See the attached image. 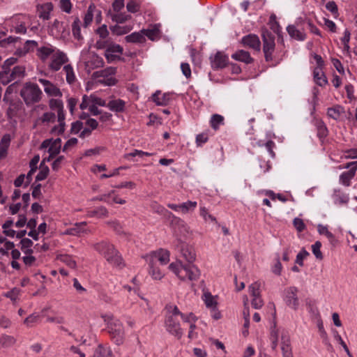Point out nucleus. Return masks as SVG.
Here are the masks:
<instances>
[{"label":"nucleus","instance_id":"f257e3e1","mask_svg":"<svg viewBox=\"0 0 357 357\" xmlns=\"http://www.w3.org/2000/svg\"><path fill=\"white\" fill-rule=\"evenodd\" d=\"M94 248L97 252L103 255L111 265L120 268L124 266L121 256L112 244L107 241H101L95 244Z\"/></svg>","mask_w":357,"mask_h":357},{"label":"nucleus","instance_id":"f03ea898","mask_svg":"<svg viewBox=\"0 0 357 357\" xmlns=\"http://www.w3.org/2000/svg\"><path fill=\"white\" fill-rule=\"evenodd\" d=\"M169 268L174 272L181 280L186 279L194 281L199 278L200 271L194 265H184L179 261L176 263H172Z\"/></svg>","mask_w":357,"mask_h":357},{"label":"nucleus","instance_id":"7ed1b4c3","mask_svg":"<svg viewBox=\"0 0 357 357\" xmlns=\"http://www.w3.org/2000/svg\"><path fill=\"white\" fill-rule=\"evenodd\" d=\"M20 96L26 105L29 107L41 100L43 92L36 84L28 82L22 88Z\"/></svg>","mask_w":357,"mask_h":357},{"label":"nucleus","instance_id":"20e7f679","mask_svg":"<svg viewBox=\"0 0 357 357\" xmlns=\"http://www.w3.org/2000/svg\"><path fill=\"white\" fill-rule=\"evenodd\" d=\"M105 321H107L108 332L115 343L118 345L123 343L124 338V328L122 323L108 316L103 317Z\"/></svg>","mask_w":357,"mask_h":357},{"label":"nucleus","instance_id":"39448f33","mask_svg":"<svg viewBox=\"0 0 357 357\" xmlns=\"http://www.w3.org/2000/svg\"><path fill=\"white\" fill-rule=\"evenodd\" d=\"M116 73V68L110 66L103 70L94 72L92 75V77L94 79L102 78L98 80L99 83L106 86H114L116 84L117 80L112 75H115Z\"/></svg>","mask_w":357,"mask_h":357},{"label":"nucleus","instance_id":"423d86ee","mask_svg":"<svg viewBox=\"0 0 357 357\" xmlns=\"http://www.w3.org/2000/svg\"><path fill=\"white\" fill-rule=\"evenodd\" d=\"M263 52L267 62L273 61V54L275 51V36L268 30L263 31Z\"/></svg>","mask_w":357,"mask_h":357},{"label":"nucleus","instance_id":"0eeeda50","mask_svg":"<svg viewBox=\"0 0 357 357\" xmlns=\"http://www.w3.org/2000/svg\"><path fill=\"white\" fill-rule=\"evenodd\" d=\"M175 249L177 250L181 256L185 259L189 264H192L196 259V253L195 248L183 241L180 239H176L174 243Z\"/></svg>","mask_w":357,"mask_h":357},{"label":"nucleus","instance_id":"6e6552de","mask_svg":"<svg viewBox=\"0 0 357 357\" xmlns=\"http://www.w3.org/2000/svg\"><path fill=\"white\" fill-rule=\"evenodd\" d=\"M165 326L166 331L177 339H181L183 335V331L181 327L177 318L172 317H165Z\"/></svg>","mask_w":357,"mask_h":357},{"label":"nucleus","instance_id":"1a4fd4ad","mask_svg":"<svg viewBox=\"0 0 357 357\" xmlns=\"http://www.w3.org/2000/svg\"><path fill=\"white\" fill-rule=\"evenodd\" d=\"M298 289L296 287H289L284 289V301L287 305L294 310H297L299 305V299L297 294Z\"/></svg>","mask_w":357,"mask_h":357},{"label":"nucleus","instance_id":"9d476101","mask_svg":"<svg viewBox=\"0 0 357 357\" xmlns=\"http://www.w3.org/2000/svg\"><path fill=\"white\" fill-rule=\"evenodd\" d=\"M68 61V59L66 54L58 50L52 56L49 68L52 71H58L61 69V66Z\"/></svg>","mask_w":357,"mask_h":357},{"label":"nucleus","instance_id":"9b49d317","mask_svg":"<svg viewBox=\"0 0 357 357\" xmlns=\"http://www.w3.org/2000/svg\"><path fill=\"white\" fill-rule=\"evenodd\" d=\"M260 284L254 282L249 286V291L252 297L251 305L255 309H259L264 305V301L260 294Z\"/></svg>","mask_w":357,"mask_h":357},{"label":"nucleus","instance_id":"f8f14e48","mask_svg":"<svg viewBox=\"0 0 357 357\" xmlns=\"http://www.w3.org/2000/svg\"><path fill=\"white\" fill-rule=\"evenodd\" d=\"M123 51V47L120 45L110 44L105 50V56L108 63H112L116 59L123 60V58L114 54L115 53L122 54Z\"/></svg>","mask_w":357,"mask_h":357},{"label":"nucleus","instance_id":"ddd939ff","mask_svg":"<svg viewBox=\"0 0 357 357\" xmlns=\"http://www.w3.org/2000/svg\"><path fill=\"white\" fill-rule=\"evenodd\" d=\"M25 75V68L22 66H15L8 75H5L3 79H1V82L5 85L15 79H20Z\"/></svg>","mask_w":357,"mask_h":357},{"label":"nucleus","instance_id":"4468645a","mask_svg":"<svg viewBox=\"0 0 357 357\" xmlns=\"http://www.w3.org/2000/svg\"><path fill=\"white\" fill-rule=\"evenodd\" d=\"M241 43L245 47H248L255 50L259 51L261 43L259 37L255 34H248L243 37Z\"/></svg>","mask_w":357,"mask_h":357},{"label":"nucleus","instance_id":"2eb2a0df","mask_svg":"<svg viewBox=\"0 0 357 357\" xmlns=\"http://www.w3.org/2000/svg\"><path fill=\"white\" fill-rule=\"evenodd\" d=\"M281 350L282 357H294L291 347V341L287 333H282L281 336Z\"/></svg>","mask_w":357,"mask_h":357},{"label":"nucleus","instance_id":"dca6fc26","mask_svg":"<svg viewBox=\"0 0 357 357\" xmlns=\"http://www.w3.org/2000/svg\"><path fill=\"white\" fill-rule=\"evenodd\" d=\"M211 59V66L214 69L223 68L228 63V56L220 52H218Z\"/></svg>","mask_w":357,"mask_h":357},{"label":"nucleus","instance_id":"f3484780","mask_svg":"<svg viewBox=\"0 0 357 357\" xmlns=\"http://www.w3.org/2000/svg\"><path fill=\"white\" fill-rule=\"evenodd\" d=\"M57 112V120L59 122V124L57 126H54L52 130V133H57L58 135H62L65 131V127H66V123H65V119L66 115L64 113V110H60L56 112Z\"/></svg>","mask_w":357,"mask_h":357},{"label":"nucleus","instance_id":"a211bd4d","mask_svg":"<svg viewBox=\"0 0 357 357\" xmlns=\"http://www.w3.org/2000/svg\"><path fill=\"white\" fill-rule=\"evenodd\" d=\"M171 100V95L169 93L162 94L160 91H156L152 95V100L157 105L160 106H165L169 104Z\"/></svg>","mask_w":357,"mask_h":357},{"label":"nucleus","instance_id":"6ab92c4d","mask_svg":"<svg viewBox=\"0 0 357 357\" xmlns=\"http://www.w3.org/2000/svg\"><path fill=\"white\" fill-rule=\"evenodd\" d=\"M313 77L314 82L321 87L325 86L328 84L327 77L323 70L320 68H314Z\"/></svg>","mask_w":357,"mask_h":357},{"label":"nucleus","instance_id":"aec40b11","mask_svg":"<svg viewBox=\"0 0 357 357\" xmlns=\"http://www.w3.org/2000/svg\"><path fill=\"white\" fill-rule=\"evenodd\" d=\"M231 58L236 61L243 62L249 64L253 62L254 59L250 56L248 52L240 50L236 51L231 55Z\"/></svg>","mask_w":357,"mask_h":357},{"label":"nucleus","instance_id":"412c9836","mask_svg":"<svg viewBox=\"0 0 357 357\" xmlns=\"http://www.w3.org/2000/svg\"><path fill=\"white\" fill-rule=\"evenodd\" d=\"M107 107L112 112L121 113L125 111L126 102L119 98L112 100L107 103Z\"/></svg>","mask_w":357,"mask_h":357},{"label":"nucleus","instance_id":"4be33fe9","mask_svg":"<svg viewBox=\"0 0 357 357\" xmlns=\"http://www.w3.org/2000/svg\"><path fill=\"white\" fill-rule=\"evenodd\" d=\"M107 16L109 17L112 20L118 24L124 23L132 18V16L126 13H113L111 10L107 13Z\"/></svg>","mask_w":357,"mask_h":357},{"label":"nucleus","instance_id":"5701e85b","mask_svg":"<svg viewBox=\"0 0 357 357\" xmlns=\"http://www.w3.org/2000/svg\"><path fill=\"white\" fill-rule=\"evenodd\" d=\"M17 84V82H14L13 84L9 85L5 92L3 96V102L8 103L10 107L8 109V112H10L12 110V107L15 105L13 100L12 99V94L15 91L16 85Z\"/></svg>","mask_w":357,"mask_h":357},{"label":"nucleus","instance_id":"b1692460","mask_svg":"<svg viewBox=\"0 0 357 357\" xmlns=\"http://www.w3.org/2000/svg\"><path fill=\"white\" fill-rule=\"evenodd\" d=\"M86 222H81L75 223L73 227L68 228L65 231L66 234L72 235V236H79L82 233H84L86 231Z\"/></svg>","mask_w":357,"mask_h":357},{"label":"nucleus","instance_id":"393cba45","mask_svg":"<svg viewBox=\"0 0 357 357\" xmlns=\"http://www.w3.org/2000/svg\"><path fill=\"white\" fill-rule=\"evenodd\" d=\"M55 48L52 45L43 46L37 50V56L43 61H45L50 55L55 53Z\"/></svg>","mask_w":357,"mask_h":357},{"label":"nucleus","instance_id":"a878e982","mask_svg":"<svg viewBox=\"0 0 357 357\" xmlns=\"http://www.w3.org/2000/svg\"><path fill=\"white\" fill-rule=\"evenodd\" d=\"M344 113V109L340 105H336L332 107L328 108L327 109V115L335 121L340 120L342 114Z\"/></svg>","mask_w":357,"mask_h":357},{"label":"nucleus","instance_id":"bb28decb","mask_svg":"<svg viewBox=\"0 0 357 357\" xmlns=\"http://www.w3.org/2000/svg\"><path fill=\"white\" fill-rule=\"evenodd\" d=\"M53 10V4L50 2L45 3L40 6H38V11L39 12V17L45 20H49L50 13Z\"/></svg>","mask_w":357,"mask_h":357},{"label":"nucleus","instance_id":"cd10ccee","mask_svg":"<svg viewBox=\"0 0 357 357\" xmlns=\"http://www.w3.org/2000/svg\"><path fill=\"white\" fill-rule=\"evenodd\" d=\"M287 31L289 33V35L294 39H296L298 40H304L305 39L306 35L305 32L301 31L296 29V27L294 25H289L287 27Z\"/></svg>","mask_w":357,"mask_h":357},{"label":"nucleus","instance_id":"c85d7f7f","mask_svg":"<svg viewBox=\"0 0 357 357\" xmlns=\"http://www.w3.org/2000/svg\"><path fill=\"white\" fill-rule=\"evenodd\" d=\"M10 142V138L9 135H5L1 138L0 141V160L6 157Z\"/></svg>","mask_w":357,"mask_h":357},{"label":"nucleus","instance_id":"c756f323","mask_svg":"<svg viewBox=\"0 0 357 357\" xmlns=\"http://www.w3.org/2000/svg\"><path fill=\"white\" fill-rule=\"evenodd\" d=\"M17 59L15 57H10L4 61L2 66V70L0 72V79H3L5 75H8L10 71V67L13 66Z\"/></svg>","mask_w":357,"mask_h":357},{"label":"nucleus","instance_id":"7c9ffc66","mask_svg":"<svg viewBox=\"0 0 357 357\" xmlns=\"http://www.w3.org/2000/svg\"><path fill=\"white\" fill-rule=\"evenodd\" d=\"M81 21L78 17H75L72 24V32L74 38L77 40H82L83 36L81 34Z\"/></svg>","mask_w":357,"mask_h":357},{"label":"nucleus","instance_id":"2f4dec72","mask_svg":"<svg viewBox=\"0 0 357 357\" xmlns=\"http://www.w3.org/2000/svg\"><path fill=\"white\" fill-rule=\"evenodd\" d=\"M16 343V339L11 335L3 334L0 336V348L11 347Z\"/></svg>","mask_w":357,"mask_h":357},{"label":"nucleus","instance_id":"473e14b6","mask_svg":"<svg viewBox=\"0 0 357 357\" xmlns=\"http://www.w3.org/2000/svg\"><path fill=\"white\" fill-rule=\"evenodd\" d=\"M125 39L126 42L131 43H142L145 41V38L142 31L140 32H133L131 34L126 36Z\"/></svg>","mask_w":357,"mask_h":357},{"label":"nucleus","instance_id":"72a5a7b5","mask_svg":"<svg viewBox=\"0 0 357 357\" xmlns=\"http://www.w3.org/2000/svg\"><path fill=\"white\" fill-rule=\"evenodd\" d=\"M316 127L317 130V137L322 140L328 135V130L326 124L321 120L316 121Z\"/></svg>","mask_w":357,"mask_h":357},{"label":"nucleus","instance_id":"f704fd0d","mask_svg":"<svg viewBox=\"0 0 357 357\" xmlns=\"http://www.w3.org/2000/svg\"><path fill=\"white\" fill-rule=\"evenodd\" d=\"M89 66L92 69L101 68L104 66V61L102 57L96 54L91 56L90 60L88 62Z\"/></svg>","mask_w":357,"mask_h":357},{"label":"nucleus","instance_id":"c9c22d12","mask_svg":"<svg viewBox=\"0 0 357 357\" xmlns=\"http://www.w3.org/2000/svg\"><path fill=\"white\" fill-rule=\"evenodd\" d=\"M334 203L338 205L347 204L349 201L347 195L342 193L340 190H335L333 195Z\"/></svg>","mask_w":357,"mask_h":357},{"label":"nucleus","instance_id":"e433bc0d","mask_svg":"<svg viewBox=\"0 0 357 357\" xmlns=\"http://www.w3.org/2000/svg\"><path fill=\"white\" fill-rule=\"evenodd\" d=\"M159 25L155 24L152 29H142V32L144 36H146L149 39L154 40L156 38L159 37L160 30Z\"/></svg>","mask_w":357,"mask_h":357},{"label":"nucleus","instance_id":"4c0bfd02","mask_svg":"<svg viewBox=\"0 0 357 357\" xmlns=\"http://www.w3.org/2000/svg\"><path fill=\"white\" fill-rule=\"evenodd\" d=\"M112 353L109 348L98 345L95 349L93 357H112Z\"/></svg>","mask_w":357,"mask_h":357},{"label":"nucleus","instance_id":"58836bf2","mask_svg":"<svg viewBox=\"0 0 357 357\" xmlns=\"http://www.w3.org/2000/svg\"><path fill=\"white\" fill-rule=\"evenodd\" d=\"M155 256L161 264H167L169 261V252L167 250L160 249L155 252Z\"/></svg>","mask_w":357,"mask_h":357},{"label":"nucleus","instance_id":"ea45409f","mask_svg":"<svg viewBox=\"0 0 357 357\" xmlns=\"http://www.w3.org/2000/svg\"><path fill=\"white\" fill-rule=\"evenodd\" d=\"M203 299L207 307H211L212 310L217 308V302L210 292H204Z\"/></svg>","mask_w":357,"mask_h":357},{"label":"nucleus","instance_id":"a19ab883","mask_svg":"<svg viewBox=\"0 0 357 357\" xmlns=\"http://www.w3.org/2000/svg\"><path fill=\"white\" fill-rule=\"evenodd\" d=\"M224 123V117L220 114H215L212 115L211 120H210V124L211 128L217 130L219 129V127L220 125Z\"/></svg>","mask_w":357,"mask_h":357},{"label":"nucleus","instance_id":"79ce46f5","mask_svg":"<svg viewBox=\"0 0 357 357\" xmlns=\"http://www.w3.org/2000/svg\"><path fill=\"white\" fill-rule=\"evenodd\" d=\"M61 149V139L60 138L52 139L51 145L48 149V152H52L53 155H57L60 153Z\"/></svg>","mask_w":357,"mask_h":357},{"label":"nucleus","instance_id":"37998d69","mask_svg":"<svg viewBox=\"0 0 357 357\" xmlns=\"http://www.w3.org/2000/svg\"><path fill=\"white\" fill-rule=\"evenodd\" d=\"M44 91L49 96H54V97H61L62 96V93L60 91V89L58 87H56L52 82L50 84L48 85V86H47L44 89Z\"/></svg>","mask_w":357,"mask_h":357},{"label":"nucleus","instance_id":"c03bdc74","mask_svg":"<svg viewBox=\"0 0 357 357\" xmlns=\"http://www.w3.org/2000/svg\"><path fill=\"white\" fill-rule=\"evenodd\" d=\"M165 309L167 310V314L165 317L177 318V316H180L181 317V314H183L176 305L169 304L166 305Z\"/></svg>","mask_w":357,"mask_h":357},{"label":"nucleus","instance_id":"a18cd8bd","mask_svg":"<svg viewBox=\"0 0 357 357\" xmlns=\"http://www.w3.org/2000/svg\"><path fill=\"white\" fill-rule=\"evenodd\" d=\"M354 176L355 175L352 172H344L340 175V181L342 185L345 186H349L351 184L350 181Z\"/></svg>","mask_w":357,"mask_h":357},{"label":"nucleus","instance_id":"49530a36","mask_svg":"<svg viewBox=\"0 0 357 357\" xmlns=\"http://www.w3.org/2000/svg\"><path fill=\"white\" fill-rule=\"evenodd\" d=\"M197 202L188 201L186 202H183L181 204V211L183 213H187L190 211H192L197 207Z\"/></svg>","mask_w":357,"mask_h":357},{"label":"nucleus","instance_id":"de8ad7c7","mask_svg":"<svg viewBox=\"0 0 357 357\" xmlns=\"http://www.w3.org/2000/svg\"><path fill=\"white\" fill-rule=\"evenodd\" d=\"M63 70L66 73L67 82L68 84L73 83L75 80V76L72 66L70 64L64 66Z\"/></svg>","mask_w":357,"mask_h":357},{"label":"nucleus","instance_id":"09e8293b","mask_svg":"<svg viewBox=\"0 0 357 357\" xmlns=\"http://www.w3.org/2000/svg\"><path fill=\"white\" fill-rule=\"evenodd\" d=\"M49 167L45 165H40V171L36 176V181H40L45 180L49 174Z\"/></svg>","mask_w":357,"mask_h":357},{"label":"nucleus","instance_id":"8fccbe9b","mask_svg":"<svg viewBox=\"0 0 357 357\" xmlns=\"http://www.w3.org/2000/svg\"><path fill=\"white\" fill-rule=\"evenodd\" d=\"M259 146H265L267 151L270 154L271 157L274 158L275 156V153L273 151V148L275 147V143L272 140H268L265 143H263L261 141L257 142Z\"/></svg>","mask_w":357,"mask_h":357},{"label":"nucleus","instance_id":"3c124183","mask_svg":"<svg viewBox=\"0 0 357 357\" xmlns=\"http://www.w3.org/2000/svg\"><path fill=\"white\" fill-rule=\"evenodd\" d=\"M63 29V22H59L58 20H55L50 27V32L52 35H59Z\"/></svg>","mask_w":357,"mask_h":357},{"label":"nucleus","instance_id":"603ef678","mask_svg":"<svg viewBox=\"0 0 357 357\" xmlns=\"http://www.w3.org/2000/svg\"><path fill=\"white\" fill-rule=\"evenodd\" d=\"M55 120L56 115L53 112H45L38 119V121H41L43 123H54Z\"/></svg>","mask_w":357,"mask_h":357},{"label":"nucleus","instance_id":"864d4df0","mask_svg":"<svg viewBox=\"0 0 357 357\" xmlns=\"http://www.w3.org/2000/svg\"><path fill=\"white\" fill-rule=\"evenodd\" d=\"M321 243L319 241H316L312 245V251L317 259L321 260L323 259V255L321 252Z\"/></svg>","mask_w":357,"mask_h":357},{"label":"nucleus","instance_id":"5fc2aeb1","mask_svg":"<svg viewBox=\"0 0 357 357\" xmlns=\"http://www.w3.org/2000/svg\"><path fill=\"white\" fill-rule=\"evenodd\" d=\"M60 260L65 263L68 266L71 268H75L77 266L76 261L73 259V257L68 255H61L60 257Z\"/></svg>","mask_w":357,"mask_h":357},{"label":"nucleus","instance_id":"6e6d98bb","mask_svg":"<svg viewBox=\"0 0 357 357\" xmlns=\"http://www.w3.org/2000/svg\"><path fill=\"white\" fill-rule=\"evenodd\" d=\"M126 9L129 13H135L140 9V4L135 0H130L126 5Z\"/></svg>","mask_w":357,"mask_h":357},{"label":"nucleus","instance_id":"4d7b16f0","mask_svg":"<svg viewBox=\"0 0 357 357\" xmlns=\"http://www.w3.org/2000/svg\"><path fill=\"white\" fill-rule=\"evenodd\" d=\"M110 30L113 33L116 35H123L130 31V28L128 26H121L119 25H114L110 27Z\"/></svg>","mask_w":357,"mask_h":357},{"label":"nucleus","instance_id":"13d9d810","mask_svg":"<svg viewBox=\"0 0 357 357\" xmlns=\"http://www.w3.org/2000/svg\"><path fill=\"white\" fill-rule=\"evenodd\" d=\"M309 255V252L305 248H302V250L296 255L295 261L296 264L301 266H303V259L306 258Z\"/></svg>","mask_w":357,"mask_h":357},{"label":"nucleus","instance_id":"bf43d9fd","mask_svg":"<svg viewBox=\"0 0 357 357\" xmlns=\"http://www.w3.org/2000/svg\"><path fill=\"white\" fill-rule=\"evenodd\" d=\"M50 107L52 109H54L56 112L63 109V104L62 100L52 99L50 101Z\"/></svg>","mask_w":357,"mask_h":357},{"label":"nucleus","instance_id":"052dcab7","mask_svg":"<svg viewBox=\"0 0 357 357\" xmlns=\"http://www.w3.org/2000/svg\"><path fill=\"white\" fill-rule=\"evenodd\" d=\"M150 274L151 275L152 278L155 280H160L163 277V274L160 271V270L156 267H155L153 265H150Z\"/></svg>","mask_w":357,"mask_h":357},{"label":"nucleus","instance_id":"680f3d73","mask_svg":"<svg viewBox=\"0 0 357 357\" xmlns=\"http://www.w3.org/2000/svg\"><path fill=\"white\" fill-rule=\"evenodd\" d=\"M293 225L298 232L304 231L306 227L303 220L298 218H295L294 219Z\"/></svg>","mask_w":357,"mask_h":357},{"label":"nucleus","instance_id":"e2e57ef3","mask_svg":"<svg viewBox=\"0 0 357 357\" xmlns=\"http://www.w3.org/2000/svg\"><path fill=\"white\" fill-rule=\"evenodd\" d=\"M326 8L330 11L335 17L338 15V8L336 3L333 1L326 4Z\"/></svg>","mask_w":357,"mask_h":357},{"label":"nucleus","instance_id":"0e129e2a","mask_svg":"<svg viewBox=\"0 0 357 357\" xmlns=\"http://www.w3.org/2000/svg\"><path fill=\"white\" fill-rule=\"evenodd\" d=\"M91 95L88 96L87 95H84L82 96V100L81 104L79 105V108L82 110H84L86 108H89V106L91 105Z\"/></svg>","mask_w":357,"mask_h":357},{"label":"nucleus","instance_id":"69168bd1","mask_svg":"<svg viewBox=\"0 0 357 357\" xmlns=\"http://www.w3.org/2000/svg\"><path fill=\"white\" fill-rule=\"evenodd\" d=\"M39 315L36 314H32L26 317L24 321V323L29 327L33 326V325L36 323L38 320Z\"/></svg>","mask_w":357,"mask_h":357},{"label":"nucleus","instance_id":"338daca9","mask_svg":"<svg viewBox=\"0 0 357 357\" xmlns=\"http://www.w3.org/2000/svg\"><path fill=\"white\" fill-rule=\"evenodd\" d=\"M208 139V134L206 132H202L197 135L196 144L198 146H201L203 144H205Z\"/></svg>","mask_w":357,"mask_h":357},{"label":"nucleus","instance_id":"774afa93","mask_svg":"<svg viewBox=\"0 0 357 357\" xmlns=\"http://www.w3.org/2000/svg\"><path fill=\"white\" fill-rule=\"evenodd\" d=\"M20 293V289L18 288H13L10 291H8L5 296L10 298L12 301H15Z\"/></svg>","mask_w":357,"mask_h":357}]
</instances>
